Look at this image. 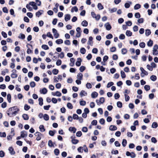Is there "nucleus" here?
Returning <instances> with one entry per match:
<instances>
[{
  "label": "nucleus",
  "instance_id": "1",
  "mask_svg": "<svg viewBox=\"0 0 158 158\" xmlns=\"http://www.w3.org/2000/svg\"><path fill=\"white\" fill-rule=\"evenodd\" d=\"M19 110V109L16 106H13L9 109L7 114L10 117H13L16 115Z\"/></svg>",
  "mask_w": 158,
  "mask_h": 158
},
{
  "label": "nucleus",
  "instance_id": "2",
  "mask_svg": "<svg viewBox=\"0 0 158 158\" xmlns=\"http://www.w3.org/2000/svg\"><path fill=\"white\" fill-rule=\"evenodd\" d=\"M62 80V76L61 75H59L57 77L56 76H54L53 77L54 82H59V80L60 81H61Z\"/></svg>",
  "mask_w": 158,
  "mask_h": 158
},
{
  "label": "nucleus",
  "instance_id": "3",
  "mask_svg": "<svg viewBox=\"0 0 158 158\" xmlns=\"http://www.w3.org/2000/svg\"><path fill=\"white\" fill-rule=\"evenodd\" d=\"M140 70L141 72V76L142 77H144L145 75H148V72L145 70L143 68L141 67L140 68Z\"/></svg>",
  "mask_w": 158,
  "mask_h": 158
},
{
  "label": "nucleus",
  "instance_id": "4",
  "mask_svg": "<svg viewBox=\"0 0 158 158\" xmlns=\"http://www.w3.org/2000/svg\"><path fill=\"white\" fill-rule=\"evenodd\" d=\"M52 31L55 38L56 39L58 38L59 36V35L57 32V30L55 28H53Z\"/></svg>",
  "mask_w": 158,
  "mask_h": 158
},
{
  "label": "nucleus",
  "instance_id": "5",
  "mask_svg": "<svg viewBox=\"0 0 158 158\" xmlns=\"http://www.w3.org/2000/svg\"><path fill=\"white\" fill-rule=\"evenodd\" d=\"M35 135L36 136H37L36 138V139L37 140H40L41 139V136L42 135L40 132H37L35 133Z\"/></svg>",
  "mask_w": 158,
  "mask_h": 158
},
{
  "label": "nucleus",
  "instance_id": "6",
  "mask_svg": "<svg viewBox=\"0 0 158 158\" xmlns=\"http://www.w3.org/2000/svg\"><path fill=\"white\" fill-rule=\"evenodd\" d=\"M30 5L33 6V9L35 10H37L38 9V7L36 5V3L33 2H29Z\"/></svg>",
  "mask_w": 158,
  "mask_h": 158
},
{
  "label": "nucleus",
  "instance_id": "7",
  "mask_svg": "<svg viewBox=\"0 0 158 158\" xmlns=\"http://www.w3.org/2000/svg\"><path fill=\"white\" fill-rule=\"evenodd\" d=\"M93 38L92 36H90L89 38L87 44L91 46H92L93 44Z\"/></svg>",
  "mask_w": 158,
  "mask_h": 158
},
{
  "label": "nucleus",
  "instance_id": "8",
  "mask_svg": "<svg viewBox=\"0 0 158 158\" xmlns=\"http://www.w3.org/2000/svg\"><path fill=\"white\" fill-rule=\"evenodd\" d=\"M52 94L54 96H56L59 97L61 96V93L58 91H57L55 93L52 92Z\"/></svg>",
  "mask_w": 158,
  "mask_h": 158
},
{
  "label": "nucleus",
  "instance_id": "9",
  "mask_svg": "<svg viewBox=\"0 0 158 158\" xmlns=\"http://www.w3.org/2000/svg\"><path fill=\"white\" fill-rule=\"evenodd\" d=\"M104 26L107 30H110L111 28V27L109 23H105Z\"/></svg>",
  "mask_w": 158,
  "mask_h": 158
},
{
  "label": "nucleus",
  "instance_id": "10",
  "mask_svg": "<svg viewBox=\"0 0 158 158\" xmlns=\"http://www.w3.org/2000/svg\"><path fill=\"white\" fill-rule=\"evenodd\" d=\"M71 18V16L69 14H67L64 15V20L66 22L70 20Z\"/></svg>",
  "mask_w": 158,
  "mask_h": 158
},
{
  "label": "nucleus",
  "instance_id": "11",
  "mask_svg": "<svg viewBox=\"0 0 158 158\" xmlns=\"http://www.w3.org/2000/svg\"><path fill=\"white\" fill-rule=\"evenodd\" d=\"M27 135V132L24 131H23L21 132V136L22 138L26 137Z\"/></svg>",
  "mask_w": 158,
  "mask_h": 158
},
{
  "label": "nucleus",
  "instance_id": "12",
  "mask_svg": "<svg viewBox=\"0 0 158 158\" xmlns=\"http://www.w3.org/2000/svg\"><path fill=\"white\" fill-rule=\"evenodd\" d=\"M8 150L11 155H14L15 154V152L14 151V148L12 147H9Z\"/></svg>",
  "mask_w": 158,
  "mask_h": 158
},
{
  "label": "nucleus",
  "instance_id": "13",
  "mask_svg": "<svg viewBox=\"0 0 158 158\" xmlns=\"http://www.w3.org/2000/svg\"><path fill=\"white\" fill-rule=\"evenodd\" d=\"M81 58H78L77 59V60L76 63V65L77 66H79L81 65Z\"/></svg>",
  "mask_w": 158,
  "mask_h": 158
},
{
  "label": "nucleus",
  "instance_id": "14",
  "mask_svg": "<svg viewBox=\"0 0 158 158\" xmlns=\"http://www.w3.org/2000/svg\"><path fill=\"white\" fill-rule=\"evenodd\" d=\"M109 129L110 130L113 131L116 130L117 129V127L114 125H111L110 126Z\"/></svg>",
  "mask_w": 158,
  "mask_h": 158
},
{
  "label": "nucleus",
  "instance_id": "15",
  "mask_svg": "<svg viewBox=\"0 0 158 158\" xmlns=\"http://www.w3.org/2000/svg\"><path fill=\"white\" fill-rule=\"evenodd\" d=\"M43 12V11L42 10H40L37 12L35 14L36 16L39 17L41 15Z\"/></svg>",
  "mask_w": 158,
  "mask_h": 158
},
{
  "label": "nucleus",
  "instance_id": "16",
  "mask_svg": "<svg viewBox=\"0 0 158 158\" xmlns=\"http://www.w3.org/2000/svg\"><path fill=\"white\" fill-rule=\"evenodd\" d=\"M98 94L96 92H94L91 94V97L92 98H97L98 96Z\"/></svg>",
  "mask_w": 158,
  "mask_h": 158
},
{
  "label": "nucleus",
  "instance_id": "17",
  "mask_svg": "<svg viewBox=\"0 0 158 158\" xmlns=\"http://www.w3.org/2000/svg\"><path fill=\"white\" fill-rule=\"evenodd\" d=\"M108 10L110 13H112L113 12H116L117 10V9L116 8L114 7L112 9L109 8Z\"/></svg>",
  "mask_w": 158,
  "mask_h": 158
},
{
  "label": "nucleus",
  "instance_id": "18",
  "mask_svg": "<svg viewBox=\"0 0 158 158\" xmlns=\"http://www.w3.org/2000/svg\"><path fill=\"white\" fill-rule=\"evenodd\" d=\"M80 94L81 96L82 97L83 96H86L87 95V93L85 91L82 90L81 91Z\"/></svg>",
  "mask_w": 158,
  "mask_h": 158
},
{
  "label": "nucleus",
  "instance_id": "19",
  "mask_svg": "<svg viewBox=\"0 0 158 158\" xmlns=\"http://www.w3.org/2000/svg\"><path fill=\"white\" fill-rule=\"evenodd\" d=\"M69 131L73 132V133H75L76 131V129L74 127H70L69 128Z\"/></svg>",
  "mask_w": 158,
  "mask_h": 158
},
{
  "label": "nucleus",
  "instance_id": "20",
  "mask_svg": "<svg viewBox=\"0 0 158 158\" xmlns=\"http://www.w3.org/2000/svg\"><path fill=\"white\" fill-rule=\"evenodd\" d=\"M40 92L41 93H42L43 94H45L47 92V90L46 88H44L41 90H40Z\"/></svg>",
  "mask_w": 158,
  "mask_h": 158
},
{
  "label": "nucleus",
  "instance_id": "21",
  "mask_svg": "<svg viewBox=\"0 0 158 158\" xmlns=\"http://www.w3.org/2000/svg\"><path fill=\"white\" fill-rule=\"evenodd\" d=\"M83 77V74L81 73H79L78 74L77 76V78L78 79L82 80Z\"/></svg>",
  "mask_w": 158,
  "mask_h": 158
},
{
  "label": "nucleus",
  "instance_id": "22",
  "mask_svg": "<svg viewBox=\"0 0 158 158\" xmlns=\"http://www.w3.org/2000/svg\"><path fill=\"white\" fill-rule=\"evenodd\" d=\"M82 26L83 27H87L88 24L86 20H84L81 23Z\"/></svg>",
  "mask_w": 158,
  "mask_h": 158
},
{
  "label": "nucleus",
  "instance_id": "23",
  "mask_svg": "<svg viewBox=\"0 0 158 158\" xmlns=\"http://www.w3.org/2000/svg\"><path fill=\"white\" fill-rule=\"evenodd\" d=\"M39 128L40 130V131L41 132H44L45 130V129L44 128V127L43 125H40L39 126Z\"/></svg>",
  "mask_w": 158,
  "mask_h": 158
},
{
  "label": "nucleus",
  "instance_id": "24",
  "mask_svg": "<svg viewBox=\"0 0 158 158\" xmlns=\"http://www.w3.org/2000/svg\"><path fill=\"white\" fill-rule=\"evenodd\" d=\"M131 4V2H129V3H126L124 4L125 7L126 8H128L130 7V5Z\"/></svg>",
  "mask_w": 158,
  "mask_h": 158
},
{
  "label": "nucleus",
  "instance_id": "25",
  "mask_svg": "<svg viewBox=\"0 0 158 158\" xmlns=\"http://www.w3.org/2000/svg\"><path fill=\"white\" fill-rule=\"evenodd\" d=\"M153 41L151 40H150L147 43V45L148 47H152L153 45Z\"/></svg>",
  "mask_w": 158,
  "mask_h": 158
},
{
  "label": "nucleus",
  "instance_id": "26",
  "mask_svg": "<svg viewBox=\"0 0 158 158\" xmlns=\"http://www.w3.org/2000/svg\"><path fill=\"white\" fill-rule=\"evenodd\" d=\"M22 117L24 120H27L29 119V117L27 114H24L22 115Z\"/></svg>",
  "mask_w": 158,
  "mask_h": 158
},
{
  "label": "nucleus",
  "instance_id": "27",
  "mask_svg": "<svg viewBox=\"0 0 158 158\" xmlns=\"http://www.w3.org/2000/svg\"><path fill=\"white\" fill-rule=\"evenodd\" d=\"M71 142L73 144H75L78 143L79 140L77 139H72Z\"/></svg>",
  "mask_w": 158,
  "mask_h": 158
},
{
  "label": "nucleus",
  "instance_id": "28",
  "mask_svg": "<svg viewBox=\"0 0 158 158\" xmlns=\"http://www.w3.org/2000/svg\"><path fill=\"white\" fill-rule=\"evenodd\" d=\"M43 117L44 120L46 121H48L49 119V117L48 115L47 114H44Z\"/></svg>",
  "mask_w": 158,
  "mask_h": 158
},
{
  "label": "nucleus",
  "instance_id": "29",
  "mask_svg": "<svg viewBox=\"0 0 158 158\" xmlns=\"http://www.w3.org/2000/svg\"><path fill=\"white\" fill-rule=\"evenodd\" d=\"M56 43L58 44H62L63 43V40L61 39L57 40L56 41Z\"/></svg>",
  "mask_w": 158,
  "mask_h": 158
},
{
  "label": "nucleus",
  "instance_id": "30",
  "mask_svg": "<svg viewBox=\"0 0 158 158\" xmlns=\"http://www.w3.org/2000/svg\"><path fill=\"white\" fill-rule=\"evenodd\" d=\"M151 33V31L149 29H146L145 30V35L147 36H148Z\"/></svg>",
  "mask_w": 158,
  "mask_h": 158
},
{
  "label": "nucleus",
  "instance_id": "31",
  "mask_svg": "<svg viewBox=\"0 0 158 158\" xmlns=\"http://www.w3.org/2000/svg\"><path fill=\"white\" fill-rule=\"evenodd\" d=\"M141 7V5L139 4H136L134 6L135 10H138Z\"/></svg>",
  "mask_w": 158,
  "mask_h": 158
},
{
  "label": "nucleus",
  "instance_id": "32",
  "mask_svg": "<svg viewBox=\"0 0 158 158\" xmlns=\"http://www.w3.org/2000/svg\"><path fill=\"white\" fill-rule=\"evenodd\" d=\"M67 106L69 109H71L73 108V106H72V105L70 102L67 103Z\"/></svg>",
  "mask_w": 158,
  "mask_h": 158
},
{
  "label": "nucleus",
  "instance_id": "33",
  "mask_svg": "<svg viewBox=\"0 0 158 158\" xmlns=\"http://www.w3.org/2000/svg\"><path fill=\"white\" fill-rule=\"evenodd\" d=\"M30 5H30L29 3L27 4L26 6V7L29 11H32V8L30 6Z\"/></svg>",
  "mask_w": 158,
  "mask_h": 158
},
{
  "label": "nucleus",
  "instance_id": "34",
  "mask_svg": "<svg viewBox=\"0 0 158 158\" xmlns=\"http://www.w3.org/2000/svg\"><path fill=\"white\" fill-rule=\"evenodd\" d=\"M126 35L128 36H131L132 35V33L129 30H127L126 33Z\"/></svg>",
  "mask_w": 158,
  "mask_h": 158
},
{
  "label": "nucleus",
  "instance_id": "35",
  "mask_svg": "<svg viewBox=\"0 0 158 158\" xmlns=\"http://www.w3.org/2000/svg\"><path fill=\"white\" fill-rule=\"evenodd\" d=\"M151 80L153 81H155L156 80V76L152 75L151 76L150 78Z\"/></svg>",
  "mask_w": 158,
  "mask_h": 158
},
{
  "label": "nucleus",
  "instance_id": "36",
  "mask_svg": "<svg viewBox=\"0 0 158 158\" xmlns=\"http://www.w3.org/2000/svg\"><path fill=\"white\" fill-rule=\"evenodd\" d=\"M39 102V104L40 106L43 105V99L42 98H40L38 99Z\"/></svg>",
  "mask_w": 158,
  "mask_h": 158
},
{
  "label": "nucleus",
  "instance_id": "37",
  "mask_svg": "<svg viewBox=\"0 0 158 158\" xmlns=\"http://www.w3.org/2000/svg\"><path fill=\"white\" fill-rule=\"evenodd\" d=\"M7 100L8 102L10 103L11 100V96L10 94H8L7 96Z\"/></svg>",
  "mask_w": 158,
  "mask_h": 158
},
{
  "label": "nucleus",
  "instance_id": "38",
  "mask_svg": "<svg viewBox=\"0 0 158 158\" xmlns=\"http://www.w3.org/2000/svg\"><path fill=\"white\" fill-rule=\"evenodd\" d=\"M18 37L22 39H24L25 38V36L24 34L20 33L19 36Z\"/></svg>",
  "mask_w": 158,
  "mask_h": 158
},
{
  "label": "nucleus",
  "instance_id": "39",
  "mask_svg": "<svg viewBox=\"0 0 158 158\" xmlns=\"http://www.w3.org/2000/svg\"><path fill=\"white\" fill-rule=\"evenodd\" d=\"M98 7L99 10H102L103 8V6L100 3H98Z\"/></svg>",
  "mask_w": 158,
  "mask_h": 158
},
{
  "label": "nucleus",
  "instance_id": "40",
  "mask_svg": "<svg viewBox=\"0 0 158 158\" xmlns=\"http://www.w3.org/2000/svg\"><path fill=\"white\" fill-rule=\"evenodd\" d=\"M135 16L137 19H139L140 17V15L139 13H136L135 14Z\"/></svg>",
  "mask_w": 158,
  "mask_h": 158
},
{
  "label": "nucleus",
  "instance_id": "41",
  "mask_svg": "<svg viewBox=\"0 0 158 158\" xmlns=\"http://www.w3.org/2000/svg\"><path fill=\"white\" fill-rule=\"evenodd\" d=\"M158 126L157 123L156 122H153L152 123V127L153 128H156Z\"/></svg>",
  "mask_w": 158,
  "mask_h": 158
},
{
  "label": "nucleus",
  "instance_id": "42",
  "mask_svg": "<svg viewBox=\"0 0 158 158\" xmlns=\"http://www.w3.org/2000/svg\"><path fill=\"white\" fill-rule=\"evenodd\" d=\"M127 143V140L125 139H123V140L122 142V144L123 146L125 147Z\"/></svg>",
  "mask_w": 158,
  "mask_h": 158
},
{
  "label": "nucleus",
  "instance_id": "43",
  "mask_svg": "<svg viewBox=\"0 0 158 158\" xmlns=\"http://www.w3.org/2000/svg\"><path fill=\"white\" fill-rule=\"evenodd\" d=\"M121 75L122 78H124L126 77V75L125 73L123 71H121Z\"/></svg>",
  "mask_w": 158,
  "mask_h": 158
},
{
  "label": "nucleus",
  "instance_id": "44",
  "mask_svg": "<svg viewBox=\"0 0 158 158\" xmlns=\"http://www.w3.org/2000/svg\"><path fill=\"white\" fill-rule=\"evenodd\" d=\"M158 49V45H154L153 47V52H155Z\"/></svg>",
  "mask_w": 158,
  "mask_h": 158
},
{
  "label": "nucleus",
  "instance_id": "45",
  "mask_svg": "<svg viewBox=\"0 0 158 158\" xmlns=\"http://www.w3.org/2000/svg\"><path fill=\"white\" fill-rule=\"evenodd\" d=\"M54 152L56 155L58 156L59 154V150L57 148L56 149L54 150Z\"/></svg>",
  "mask_w": 158,
  "mask_h": 158
},
{
  "label": "nucleus",
  "instance_id": "46",
  "mask_svg": "<svg viewBox=\"0 0 158 158\" xmlns=\"http://www.w3.org/2000/svg\"><path fill=\"white\" fill-rule=\"evenodd\" d=\"M86 52L85 49V48H82L80 49V52L81 53L83 54H84Z\"/></svg>",
  "mask_w": 158,
  "mask_h": 158
},
{
  "label": "nucleus",
  "instance_id": "47",
  "mask_svg": "<svg viewBox=\"0 0 158 158\" xmlns=\"http://www.w3.org/2000/svg\"><path fill=\"white\" fill-rule=\"evenodd\" d=\"M6 135L5 132H0V136L1 137H5Z\"/></svg>",
  "mask_w": 158,
  "mask_h": 158
},
{
  "label": "nucleus",
  "instance_id": "48",
  "mask_svg": "<svg viewBox=\"0 0 158 158\" xmlns=\"http://www.w3.org/2000/svg\"><path fill=\"white\" fill-rule=\"evenodd\" d=\"M114 84V83L112 82H109L107 85V87L108 88H110L111 86H112Z\"/></svg>",
  "mask_w": 158,
  "mask_h": 158
},
{
  "label": "nucleus",
  "instance_id": "49",
  "mask_svg": "<svg viewBox=\"0 0 158 158\" xmlns=\"http://www.w3.org/2000/svg\"><path fill=\"white\" fill-rule=\"evenodd\" d=\"M42 48L45 50H48L49 49L48 46L45 44H43L42 46Z\"/></svg>",
  "mask_w": 158,
  "mask_h": 158
},
{
  "label": "nucleus",
  "instance_id": "50",
  "mask_svg": "<svg viewBox=\"0 0 158 158\" xmlns=\"http://www.w3.org/2000/svg\"><path fill=\"white\" fill-rule=\"evenodd\" d=\"M144 22V19L143 18H140L137 20V22L139 23H142Z\"/></svg>",
  "mask_w": 158,
  "mask_h": 158
},
{
  "label": "nucleus",
  "instance_id": "51",
  "mask_svg": "<svg viewBox=\"0 0 158 158\" xmlns=\"http://www.w3.org/2000/svg\"><path fill=\"white\" fill-rule=\"evenodd\" d=\"M86 87L88 89H91L92 87V86L90 83H87L86 84Z\"/></svg>",
  "mask_w": 158,
  "mask_h": 158
},
{
  "label": "nucleus",
  "instance_id": "52",
  "mask_svg": "<svg viewBox=\"0 0 158 158\" xmlns=\"http://www.w3.org/2000/svg\"><path fill=\"white\" fill-rule=\"evenodd\" d=\"M47 36L52 39H53V36L50 32H48L47 33Z\"/></svg>",
  "mask_w": 158,
  "mask_h": 158
},
{
  "label": "nucleus",
  "instance_id": "53",
  "mask_svg": "<svg viewBox=\"0 0 158 158\" xmlns=\"http://www.w3.org/2000/svg\"><path fill=\"white\" fill-rule=\"evenodd\" d=\"M78 9L77 8L76 6H75L72 8L71 12H73V10H74L75 12H77L78 11Z\"/></svg>",
  "mask_w": 158,
  "mask_h": 158
},
{
  "label": "nucleus",
  "instance_id": "54",
  "mask_svg": "<svg viewBox=\"0 0 158 158\" xmlns=\"http://www.w3.org/2000/svg\"><path fill=\"white\" fill-rule=\"evenodd\" d=\"M144 88L146 90L148 91L150 89V86L149 85H146L144 86Z\"/></svg>",
  "mask_w": 158,
  "mask_h": 158
},
{
  "label": "nucleus",
  "instance_id": "55",
  "mask_svg": "<svg viewBox=\"0 0 158 158\" xmlns=\"http://www.w3.org/2000/svg\"><path fill=\"white\" fill-rule=\"evenodd\" d=\"M99 102H100L101 104L103 103L105 101V99L103 97H102L100 98L99 100Z\"/></svg>",
  "mask_w": 158,
  "mask_h": 158
},
{
  "label": "nucleus",
  "instance_id": "56",
  "mask_svg": "<svg viewBox=\"0 0 158 158\" xmlns=\"http://www.w3.org/2000/svg\"><path fill=\"white\" fill-rule=\"evenodd\" d=\"M139 46L141 48H144L145 46V44L144 42H141L139 44Z\"/></svg>",
  "mask_w": 158,
  "mask_h": 158
},
{
  "label": "nucleus",
  "instance_id": "57",
  "mask_svg": "<svg viewBox=\"0 0 158 158\" xmlns=\"http://www.w3.org/2000/svg\"><path fill=\"white\" fill-rule=\"evenodd\" d=\"M58 70L56 69H54L52 70V73L54 75H56L58 73Z\"/></svg>",
  "mask_w": 158,
  "mask_h": 158
},
{
  "label": "nucleus",
  "instance_id": "58",
  "mask_svg": "<svg viewBox=\"0 0 158 158\" xmlns=\"http://www.w3.org/2000/svg\"><path fill=\"white\" fill-rule=\"evenodd\" d=\"M147 68L149 70L152 71L153 70V68L152 67L150 66L149 64H147Z\"/></svg>",
  "mask_w": 158,
  "mask_h": 158
},
{
  "label": "nucleus",
  "instance_id": "59",
  "mask_svg": "<svg viewBox=\"0 0 158 158\" xmlns=\"http://www.w3.org/2000/svg\"><path fill=\"white\" fill-rule=\"evenodd\" d=\"M85 68L83 66H81L79 68V70L81 72H83L85 70Z\"/></svg>",
  "mask_w": 158,
  "mask_h": 158
},
{
  "label": "nucleus",
  "instance_id": "60",
  "mask_svg": "<svg viewBox=\"0 0 158 158\" xmlns=\"http://www.w3.org/2000/svg\"><path fill=\"white\" fill-rule=\"evenodd\" d=\"M117 106L119 108H121L122 106V103L120 102H117Z\"/></svg>",
  "mask_w": 158,
  "mask_h": 158
},
{
  "label": "nucleus",
  "instance_id": "61",
  "mask_svg": "<svg viewBox=\"0 0 158 158\" xmlns=\"http://www.w3.org/2000/svg\"><path fill=\"white\" fill-rule=\"evenodd\" d=\"M52 101L54 104H56L57 103V100L55 98H52Z\"/></svg>",
  "mask_w": 158,
  "mask_h": 158
},
{
  "label": "nucleus",
  "instance_id": "62",
  "mask_svg": "<svg viewBox=\"0 0 158 158\" xmlns=\"http://www.w3.org/2000/svg\"><path fill=\"white\" fill-rule=\"evenodd\" d=\"M121 52L123 54H125L127 52V50L126 48H123L121 50Z\"/></svg>",
  "mask_w": 158,
  "mask_h": 158
},
{
  "label": "nucleus",
  "instance_id": "63",
  "mask_svg": "<svg viewBox=\"0 0 158 158\" xmlns=\"http://www.w3.org/2000/svg\"><path fill=\"white\" fill-rule=\"evenodd\" d=\"M113 37L112 35L111 34H109L106 36V38L108 39H110Z\"/></svg>",
  "mask_w": 158,
  "mask_h": 158
},
{
  "label": "nucleus",
  "instance_id": "64",
  "mask_svg": "<svg viewBox=\"0 0 158 158\" xmlns=\"http://www.w3.org/2000/svg\"><path fill=\"white\" fill-rule=\"evenodd\" d=\"M30 108V106L27 104H25L24 106V109L26 110H28Z\"/></svg>",
  "mask_w": 158,
  "mask_h": 158
}]
</instances>
